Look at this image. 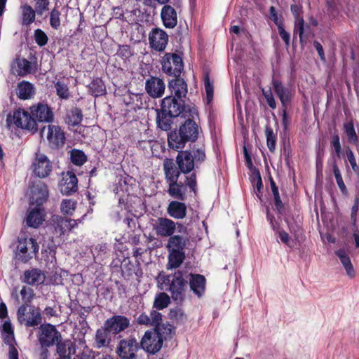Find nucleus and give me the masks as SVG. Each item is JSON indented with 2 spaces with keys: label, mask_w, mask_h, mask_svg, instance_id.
Returning a JSON list of instances; mask_svg holds the SVG:
<instances>
[{
  "label": "nucleus",
  "mask_w": 359,
  "mask_h": 359,
  "mask_svg": "<svg viewBox=\"0 0 359 359\" xmlns=\"http://www.w3.org/2000/svg\"><path fill=\"white\" fill-rule=\"evenodd\" d=\"M156 279L158 287L161 290L169 292L171 298L177 304L184 300L187 280L184 278L182 271H177L171 274L161 272Z\"/></svg>",
  "instance_id": "nucleus-1"
},
{
  "label": "nucleus",
  "mask_w": 359,
  "mask_h": 359,
  "mask_svg": "<svg viewBox=\"0 0 359 359\" xmlns=\"http://www.w3.org/2000/svg\"><path fill=\"white\" fill-rule=\"evenodd\" d=\"M198 135V125L193 120L188 119L180 127L178 132L173 131L168 135V145L170 148L178 150L184 148L186 142H194Z\"/></svg>",
  "instance_id": "nucleus-2"
},
{
  "label": "nucleus",
  "mask_w": 359,
  "mask_h": 359,
  "mask_svg": "<svg viewBox=\"0 0 359 359\" xmlns=\"http://www.w3.org/2000/svg\"><path fill=\"white\" fill-rule=\"evenodd\" d=\"M189 238L180 235H173L168 238L166 248L169 252L168 269L178 268L185 259L184 249Z\"/></svg>",
  "instance_id": "nucleus-3"
},
{
  "label": "nucleus",
  "mask_w": 359,
  "mask_h": 359,
  "mask_svg": "<svg viewBox=\"0 0 359 359\" xmlns=\"http://www.w3.org/2000/svg\"><path fill=\"white\" fill-rule=\"evenodd\" d=\"M162 332L161 327L147 331L140 341L142 348L151 354L158 352L162 347L163 338L170 334Z\"/></svg>",
  "instance_id": "nucleus-4"
},
{
  "label": "nucleus",
  "mask_w": 359,
  "mask_h": 359,
  "mask_svg": "<svg viewBox=\"0 0 359 359\" xmlns=\"http://www.w3.org/2000/svg\"><path fill=\"white\" fill-rule=\"evenodd\" d=\"M19 323L26 327H36L42 323L41 310L30 305H21L17 312Z\"/></svg>",
  "instance_id": "nucleus-5"
},
{
  "label": "nucleus",
  "mask_w": 359,
  "mask_h": 359,
  "mask_svg": "<svg viewBox=\"0 0 359 359\" xmlns=\"http://www.w3.org/2000/svg\"><path fill=\"white\" fill-rule=\"evenodd\" d=\"M162 70L169 76L178 77L183 70L182 57L176 53H165L161 60Z\"/></svg>",
  "instance_id": "nucleus-6"
},
{
  "label": "nucleus",
  "mask_w": 359,
  "mask_h": 359,
  "mask_svg": "<svg viewBox=\"0 0 359 359\" xmlns=\"http://www.w3.org/2000/svg\"><path fill=\"white\" fill-rule=\"evenodd\" d=\"M177 225L179 228V232L187 231V227L180 223H175L170 219L165 217H159L154 225V230L157 236L161 237H170L173 236L176 230Z\"/></svg>",
  "instance_id": "nucleus-7"
},
{
  "label": "nucleus",
  "mask_w": 359,
  "mask_h": 359,
  "mask_svg": "<svg viewBox=\"0 0 359 359\" xmlns=\"http://www.w3.org/2000/svg\"><path fill=\"white\" fill-rule=\"evenodd\" d=\"M39 250V245L35 239L30 238H20L17 245V256L23 262H27Z\"/></svg>",
  "instance_id": "nucleus-8"
},
{
  "label": "nucleus",
  "mask_w": 359,
  "mask_h": 359,
  "mask_svg": "<svg viewBox=\"0 0 359 359\" xmlns=\"http://www.w3.org/2000/svg\"><path fill=\"white\" fill-rule=\"evenodd\" d=\"M31 168L36 176L45 178L51 172L53 163L44 154L36 152Z\"/></svg>",
  "instance_id": "nucleus-9"
},
{
  "label": "nucleus",
  "mask_w": 359,
  "mask_h": 359,
  "mask_svg": "<svg viewBox=\"0 0 359 359\" xmlns=\"http://www.w3.org/2000/svg\"><path fill=\"white\" fill-rule=\"evenodd\" d=\"M39 341L42 347H50L57 344L61 339V334L51 324L40 325Z\"/></svg>",
  "instance_id": "nucleus-10"
},
{
  "label": "nucleus",
  "mask_w": 359,
  "mask_h": 359,
  "mask_svg": "<svg viewBox=\"0 0 359 359\" xmlns=\"http://www.w3.org/2000/svg\"><path fill=\"white\" fill-rule=\"evenodd\" d=\"M78 221L81 219H73L65 218L58 215H53L50 219V229L56 236H61L67 231L72 230L77 226Z\"/></svg>",
  "instance_id": "nucleus-11"
},
{
  "label": "nucleus",
  "mask_w": 359,
  "mask_h": 359,
  "mask_svg": "<svg viewBox=\"0 0 359 359\" xmlns=\"http://www.w3.org/2000/svg\"><path fill=\"white\" fill-rule=\"evenodd\" d=\"M13 118L14 124L18 128L31 130L33 133L38 130L36 119L25 109H18L14 111Z\"/></svg>",
  "instance_id": "nucleus-12"
},
{
  "label": "nucleus",
  "mask_w": 359,
  "mask_h": 359,
  "mask_svg": "<svg viewBox=\"0 0 359 359\" xmlns=\"http://www.w3.org/2000/svg\"><path fill=\"white\" fill-rule=\"evenodd\" d=\"M161 109L170 117H177L185 109L184 101L173 96H167L161 101Z\"/></svg>",
  "instance_id": "nucleus-13"
},
{
  "label": "nucleus",
  "mask_w": 359,
  "mask_h": 359,
  "mask_svg": "<svg viewBox=\"0 0 359 359\" xmlns=\"http://www.w3.org/2000/svg\"><path fill=\"white\" fill-rule=\"evenodd\" d=\"M46 128L48 132L46 138L51 149H59L64 146L65 143V134L61 127L56 125L49 124L47 127H43L41 133H43Z\"/></svg>",
  "instance_id": "nucleus-14"
},
{
  "label": "nucleus",
  "mask_w": 359,
  "mask_h": 359,
  "mask_svg": "<svg viewBox=\"0 0 359 359\" xmlns=\"http://www.w3.org/2000/svg\"><path fill=\"white\" fill-rule=\"evenodd\" d=\"M168 43V34L160 28H153L149 34L150 47L158 52L165 50Z\"/></svg>",
  "instance_id": "nucleus-15"
},
{
  "label": "nucleus",
  "mask_w": 359,
  "mask_h": 359,
  "mask_svg": "<svg viewBox=\"0 0 359 359\" xmlns=\"http://www.w3.org/2000/svg\"><path fill=\"white\" fill-rule=\"evenodd\" d=\"M139 348L138 342L135 338L129 337L120 341L117 347L118 355L123 359H133Z\"/></svg>",
  "instance_id": "nucleus-16"
},
{
  "label": "nucleus",
  "mask_w": 359,
  "mask_h": 359,
  "mask_svg": "<svg viewBox=\"0 0 359 359\" xmlns=\"http://www.w3.org/2000/svg\"><path fill=\"white\" fill-rule=\"evenodd\" d=\"M30 111L39 122L52 123L54 120L53 110L47 104L39 102L30 107Z\"/></svg>",
  "instance_id": "nucleus-17"
},
{
  "label": "nucleus",
  "mask_w": 359,
  "mask_h": 359,
  "mask_svg": "<svg viewBox=\"0 0 359 359\" xmlns=\"http://www.w3.org/2000/svg\"><path fill=\"white\" fill-rule=\"evenodd\" d=\"M30 203L36 206L41 205L47 200L48 191L47 186L42 182H39L30 187Z\"/></svg>",
  "instance_id": "nucleus-18"
},
{
  "label": "nucleus",
  "mask_w": 359,
  "mask_h": 359,
  "mask_svg": "<svg viewBox=\"0 0 359 359\" xmlns=\"http://www.w3.org/2000/svg\"><path fill=\"white\" fill-rule=\"evenodd\" d=\"M165 88L164 81L158 77L151 76L145 82V90L153 98L162 97L165 92Z\"/></svg>",
  "instance_id": "nucleus-19"
},
{
  "label": "nucleus",
  "mask_w": 359,
  "mask_h": 359,
  "mask_svg": "<svg viewBox=\"0 0 359 359\" xmlns=\"http://www.w3.org/2000/svg\"><path fill=\"white\" fill-rule=\"evenodd\" d=\"M273 88L279 98L282 107H287L291 102L293 93L290 87L284 86L278 80H273L272 81Z\"/></svg>",
  "instance_id": "nucleus-20"
},
{
  "label": "nucleus",
  "mask_w": 359,
  "mask_h": 359,
  "mask_svg": "<svg viewBox=\"0 0 359 359\" xmlns=\"http://www.w3.org/2000/svg\"><path fill=\"white\" fill-rule=\"evenodd\" d=\"M176 162L180 171L184 174L190 173L194 168L195 162L190 151H179L176 157Z\"/></svg>",
  "instance_id": "nucleus-21"
},
{
  "label": "nucleus",
  "mask_w": 359,
  "mask_h": 359,
  "mask_svg": "<svg viewBox=\"0 0 359 359\" xmlns=\"http://www.w3.org/2000/svg\"><path fill=\"white\" fill-rule=\"evenodd\" d=\"M46 280V275L43 271L36 268H32L25 271L21 277L22 282L30 285H39L43 284Z\"/></svg>",
  "instance_id": "nucleus-22"
},
{
  "label": "nucleus",
  "mask_w": 359,
  "mask_h": 359,
  "mask_svg": "<svg viewBox=\"0 0 359 359\" xmlns=\"http://www.w3.org/2000/svg\"><path fill=\"white\" fill-rule=\"evenodd\" d=\"M104 325L111 332L117 334L128 327L129 320L123 316H115L107 319Z\"/></svg>",
  "instance_id": "nucleus-23"
},
{
  "label": "nucleus",
  "mask_w": 359,
  "mask_h": 359,
  "mask_svg": "<svg viewBox=\"0 0 359 359\" xmlns=\"http://www.w3.org/2000/svg\"><path fill=\"white\" fill-rule=\"evenodd\" d=\"M189 283L191 290L198 297L203 295L205 290L206 279L204 276L190 273Z\"/></svg>",
  "instance_id": "nucleus-24"
},
{
  "label": "nucleus",
  "mask_w": 359,
  "mask_h": 359,
  "mask_svg": "<svg viewBox=\"0 0 359 359\" xmlns=\"http://www.w3.org/2000/svg\"><path fill=\"white\" fill-rule=\"evenodd\" d=\"M163 172L167 184L178 182L181 171L172 159L165 158L163 161Z\"/></svg>",
  "instance_id": "nucleus-25"
},
{
  "label": "nucleus",
  "mask_w": 359,
  "mask_h": 359,
  "mask_svg": "<svg viewBox=\"0 0 359 359\" xmlns=\"http://www.w3.org/2000/svg\"><path fill=\"white\" fill-rule=\"evenodd\" d=\"M43 210L40 206H35L29 210L26 217V223L28 226L38 228L45 220Z\"/></svg>",
  "instance_id": "nucleus-26"
},
{
  "label": "nucleus",
  "mask_w": 359,
  "mask_h": 359,
  "mask_svg": "<svg viewBox=\"0 0 359 359\" xmlns=\"http://www.w3.org/2000/svg\"><path fill=\"white\" fill-rule=\"evenodd\" d=\"M161 17L163 25L167 28H173L177 25V12L170 5H165L161 12Z\"/></svg>",
  "instance_id": "nucleus-27"
},
{
  "label": "nucleus",
  "mask_w": 359,
  "mask_h": 359,
  "mask_svg": "<svg viewBox=\"0 0 359 359\" xmlns=\"http://www.w3.org/2000/svg\"><path fill=\"white\" fill-rule=\"evenodd\" d=\"M63 183L61 184V192L65 195H69L77 190L78 180L76 175L68 171L62 178Z\"/></svg>",
  "instance_id": "nucleus-28"
},
{
  "label": "nucleus",
  "mask_w": 359,
  "mask_h": 359,
  "mask_svg": "<svg viewBox=\"0 0 359 359\" xmlns=\"http://www.w3.org/2000/svg\"><path fill=\"white\" fill-rule=\"evenodd\" d=\"M168 87L174 97L182 99L188 92L187 84L183 79L176 77L169 82Z\"/></svg>",
  "instance_id": "nucleus-29"
},
{
  "label": "nucleus",
  "mask_w": 359,
  "mask_h": 359,
  "mask_svg": "<svg viewBox=\"0 0 359 359\" xmlns=\"http://www.w3.org/2000/svg\"><path fill=\"white\" fill-rule=\"evenodd\" d=\"M168 214L172 218L181 219L186 217L187 206L185 203L178 201H171L167 208Z\"/></svg>",
  "instance_id": "nucleus-30"
},
{
  "label": "nucleus",
  "mask_w": 359,
  "mask_h": 359,
  "mask_svg": "<svg viewBox=\"0 0 359 359\" xmlns=\"http://www.w3.org/2000/svg\"><path fill=\"white\" fill-rule=\"evenodd\" d=\"M168 194L179 201H184L186 198V187L183 182H176L168 184Z\"/></svg>",
  "instance_id": "nucleus-31"
},
{
  "label": "nucleus",
  "mask_w": 359,
  "mask_h": 359,
  "mask_svg": "<svg viewBox=\"0 0 359 359\" xmlns=\"http://www.w3.org/2000/svg\"><path fill=\"white\" fill-rule=\"evenodd\" d=\"M142 94L128 93L123 95L124 104L131 109H140L142 105Z\"/></svg>",
  "instance_id": "nucleus-32"
},
{
  "label": "nucleus",
  "mask_w": 359,
  "mask_h": 359,
  "mask_svg": "<svg viewBox=\"0 0 359 359\" xmlns=\"http://www.w3.org/2000/svg\"><path fill=\"white\" fill-rule=\"evenodd\" d=\"M150 318V323L151 326H154V329H158V327L162 328V331L163 333L166 334H171L172 327V325L167 324V325H161V320H162V315L161 313L153 310L150 313L149 316Z\"/></svg>",
  "instance_id": "nucleus-33"
},
{
  "label": "nucleus",
  "mask_w": 359,
  "mask_h": 359,
  "mask_svg": "<svg viewBox=\"0 0 359 359\" xmlns=\"http://www.w3.org/2000/svg\"><path fill=\"white\" fill-rule=\"evenodd\" d=\"M57 351L60 357V359L65 357H70L76 352L75 346L70 340H67L63 342L58 341L57 343Z\"/></svg>",
  "instance_id": "nucleus-34"
},
{
  "label": "nucleus",
  "mask_w": 359,
  "mask_h": 359,
  "mask_svg": "<svg viewBox=\"0 0 359 359\" xmlns=\"http://www.w3.org/2000/svg\"><path fill=\"white\" fill-rule=\"evenodd\" d=\"M111 332L105 327L98 329L95 334V343L97 348L106 347L110 341L109 333Z\"/></svg>",
  "instance_id": "nucleus-35"
},
{
  "label": "nucleus",
  "mask_w": 359,
  "mask_h": 359,
  "mask_svg": "<svg viewBox=\"0 0 359 359\" xmlns=\"http://www.w3.org/2000/svg\"><path fill=\"white\" fill-rule=\"evenodd\" d=\"M34 94L32 84L27 81H22L18 85V96L21 100H27Z\"/></svg>",
  "instance_id": "nucleus-36"
},
{
  "label": "nucleus",
  "mask_w": 359,
  "mask_h": 359,
  "mask_svg": "<svg viewBox=\"0 0 359 359\" xmlns=\"http://www.w3.org/2000/svg\"><path fill=\"white\" fill-rule=\"evenodd\" d=\"M22 11V24L29 25L35 20L36 13L31 6L25 4L20 7Z\"/></svg>",
  "instance_id": "nucleus-37"
},
{
  "label": "nucleus",
  "mask_w": 359,
  "mask_h": 359,
  "mask_svg": "<svg viewBox=\"0 0 359 359\" xmlns=\"http://www.w3.org/2000/svg\"><path fill=\"white\" fill-rule=\"evenodd\" d=\"M310 32L309 25L304 24L303 18H298L295 20L294 28V36H299L300 41L302 42L304 37H306L308 34Z\"/></svg>",
  "instance_id": "nucleus-38"
},
{
  "label": "nucleus",
  "mask_w": 359,
  "mask_h": 359,
  "mask_svg": "<svg viewBox=\"0 0 359 359\" xmlns=\"http://www.w3.org/2000/svg\"><path fill=\"white\" fill-rule=\"evenodd\" d=\"M171 118L167 113H164L162 109L157 110L156 123L158 127L165 131L169 130L172 123Z\"/></svg>",
  "instance_id": "nucleus-39"
},
{
  "label": "nucleus",
  "mask_w": 359,
  "mask_h": 359,
  "mask_svg": "<svg viewBox=\"0 0 359 359\" xmlns=\"http://www.w3.org/2000/svg\"><path fill=\"white\" fill-rule=\"evenodd\" d=\"M336 255L340 259V262L343 264L344 267L346 269V273L350 277L354 276V270L353 265L351 262L350 257L346 254V252L344 250H339L335 252Z\"/></svg>",
  "instance_id": "nucleus-40"
},
{
  "label": "nucleus",
  "mask_w": 359,
  "mask_h": 359,
  "mask_svg": "<svg viewBox=\"0 0 359 359\" xmlns=\"http://www.w3.org/2000/svg\"><path fill=\"white\" fill-rule=\"evenodd\" d=\"M67 123L75 126L81 123L83 120V114L79 108L74 107L69 111L67 114Z\"/></svg>",
  "instance_id": "nucleus-41"
},
{
  "label": "nucleus",
  "mask_w": 359,
  "mask_h": 359,
  "mask_svg": "<svg viewBox=\"0 0 359 359\" xmlns=\"http://www.w3.org/2000/svg\"><path fill=\"white\" fill-rule=\"evenodd\" d=\"M17 69L18 75L24 76L32 72V67L29 61L25 58H18L16 60Z\"/></svg>",
  "instance_id": "nucleus-42"
},
{
  "label": "nucleus",
  "mask_w": 359,
  "mask_h": 359,
  "mask_svg": "<svg viewBox=\"0 0 359 359\" xmlns=\"http://www.w3.org/2000/svg\"><path fill=\"white\" fill-rule=\"evenodd\" d=\"M108 251V247L106 243L97 244L91 250L96 262L102 261L106 257Z\"/></svg>",
  "instance_id": "nucleus-43"
},
{
  "label": "nucleus",
  "mask_w": 359,
  "mask_h": 359,
  "mask_svg": "<svg viewBox=\"0 0 359 359\" xmlns=\"http://www.w3.org/2000/svg\"><path fill=\"white\" fill-rule=\"evenodd\" d=\"M332 167L333 174L334 175L337 184L340 191H341L342 194H346L347 189H346V187L343 181V178H342L340 170L337 165L335 159L332 160Z\"/></svg>",
  "instance_id": "nucleus-44"
},
{
  "label": "nucleus",
  "mask_w": 359,
  "mask_h": 359,
  "mask_svg": "<svg viewBox=\"0 0 359 359\" xmlns=\"http://www.w3.org/2000/svg\"><path fill=\"white\" fill-rule=\"evenodd\" d=\"M170 303V297L165 292H161L156 294L154 302V307L161 310L166 308Z\"/></svg>",
  "instance_id": "nucleus-45"
},
{
  "label": "nucleus",
  "mask_w": 359,
  "mask_h": 359,
  "mask_svg": "<svg viewBox=\"0 0 359 359\" xmlns=\"http://www.w3.org/2000/svg\"><path fill=\"white\" fill-rule=\"evenodd\" d=\"M90 89L95 97L102 95L106 92L104 83L100 78L93 79L90 84Z\"/></svg>",
  "instance_id": "nucleus-46"
},
{
  "label": "nucleus",
  "mask_w": 359,
  "mask_h": 359,
  "mask_svg": "<svg viewBox=\"0 0 359 359\" xmlns=\"http://www.w3.org/2000/svg\"><path fill=\"white\" fill-rule=\"evenodd\" d=\"M57 95L61 100H67L70 96L69 90L66 83L62 81H57L54 84Z\"/></svg>",
  "instance_id": "nucleus-47"
},
{
  "label": "nucleus",
  "mask_w": 359,
  "mask_h": 359,
  "mask_svg": "<svg viewBox=\"0 0 359 359\" xmlns=\"http://www.w3.org/2000/svg\"><path fill=\"white\" fill-rule=\"evenodd\" d=\"M265 134L267 147L270 151L273 152L276 149V135L269 125H266L265 127Z\"/></svg>",
  "instance_id": "nucleus-48"
},
{
  "label": "nucleus",
  "mask_w": 359,
  "mask_h": 359,
  "mask_svg": "<svg viewBox=\"0 0 359 359\" xmlns=\"http://www.w3.org/2000/svg\"><path fill=\"white\" fill-rule=\"evenodd\" d=\"M76 205V202L72 199H64L60 205L61 212L64 215H72Z\"/></svg>",
  "instance_id": "nucleus-49"
},
{
  "label": "nucleus",
  "mask_w": 359,
  "mask_h": 359,
  "mask_svg": "<svg viewBox=\"0 0 359 359\" xmlns=\"http://www.w3.org/2000/svg\"><path fill=\"white\" fill-rule=\"evenodd\" d=\"M169 317L176 323L182 324L187 320V316L180 308L172 309L169 313Z\"/></svg>",
  "instance_id": "nucleus-50"
},
{
  "label": "nucleus",
  "mask_w": 359,
  "mask_h": 359,
  "mask_svg": "<svg viewBox=\"0 0 359 359\" xmlns=\"http://www.w3.org/2000/svg\"><path fill=\"white\" fill-rule=\"evenodd\" d=\"M86 156L82 151L73 149L71 151V161L74 165H81L86 163Z\"/></svg>",
  "instance_id": "nucleus-51"
},
{
  "label": "nucleus",
  "mask_w": 359,
  "mask_h": 359,
  "mask_svg": "<svg viewBox=\"0 0 359 359\" xmlns=\"http://www.w3.org/2000/svg\"><path fill=\"white\" fill-rule=\"evenodd\" d=\"M61 13L54 8L50 13V25L54 29H58L61 25Z\"/></svg>",
  "instance_id": "nucleus-52"
},
{
  "label": "nucleus",
  "mask_w": 359,
  "mask_h": 359,
  "mask_svg": "<svg viewBox=\"0 0 359 359\" xmlns=\"http://www.w3.org/2000/svg\"><path fill=\"white\" fill-rule=\"evenodd\" d=\"M24 305H28L34 297V292L31 287L23 286L20 292Z\"/></svg>",
  "instance_id": "nucleus-53"
},
{
  "label": "nucleus",
  "mask_w": 359,
  "mask_h": 359,
  "mask_svg": "<svg viewBox=\"0 0 359 359\" xmlns=\"http://www.w3.org/2000/svg\"><path fill=\"white\" fill-rule=\"evenodd\" d=\"M204 86L207 95L208 102H210L213 98L214 87L213 83L210 81L208 74H205L204 76Z\"/></svg>",
  "instance_id": "nucleus-54"
},
{
  "label": "nucleus",
  "mask_w": 359,
  "mask_h": 359,
  "mask_svg": "<svg viewBox=\"0 0 359 359\" xmlns=\"http://www.w3.org/2000/svg\"><path fill=\"white\" fill-rule=\"evenodd\" d=\"M34 40L35 42L39 46H43L48 43V36L46 34L41 30V29H36L34 31Z\"/></svg>",
  "instance_id": "nucleus-55"
},
{
  "label": "nucleus",
  "mask_w": 359,
  "mask_h": 359,
  "mask_svg": "<svg viewBox=\"0 0 359 359\" xmlns=\"http://www.w3.org/2000/svg\"><path fill=\"white\" fill-rule=\"evenodd\" d=\"M344 130L348 138V140L351 142H356L358 140V137L353 123H348L344 124Z\"/></svg>",
  "instance_id": "nucleus-56"
},
{
  "label": "nucleus",
  "mask_w": 359,
  "mask_h": 359,
  "mask_svg": "<svg viewBox=\"0 0 359 359\" xmlns=\"http://www.w3.org/2000/svg\"><path fill=\"white\" fill-rule=\"evenodd\" d=\"M262 94H263L264 98L266 99V101L267 104H269V106L273 109H276V102L273 97L271 90V89H268V90L262 89Z\"/></svg>",
  "instance_id": "nucleus-57"
},
{
  "label": "nucleus",
  "mask_w": 359,
  "mask_h": 359,
  "mask_svg": "<svg viewBox=\"0 0 359 359\" xmlns=\"http://www.w3.org/2000/svg\"><path fill=\"white\" fill-rule=\"evenodd\" d=\"M2 339L5 344L9 346V351H12V350L18 351L15 346V340L14 337V333L13 334H2Z\"/></svg>",
  "instance_id": "nucleus-58"
},
{
  "label": "nucleus",
  "mask_w": 359,
  "mask_h": 359,
  "mask_svg": "<svg viewBox=\"0 0 359 359\" xmlns=\"http://www.w3.org/2000/svg\"><path fill=\"white\" fill-rule=\"evenodd\" d=\"M185 184L189 187L191 191L196 194L197 184H196V175L194 172L191 173L189 176L186 177L184 182Z\"/></svg>",
  "instance_id": "nucleus-59"
},
{
  "label": "nucleus",
  "mask_w": 359,
  "mask_h": 359,
  "mask_svg": "<svg viewBox=\"0 0 359 359\" xmlns=\"http://www.w3.org/2000/svg\"><path fill=\"white\" fill-rule=\"evenodd\" d=\"M49 0H36V11L39 15H42L43 13L48 9Z\"/></svg>",
  "instance_id": "nucleus-60"
},
{
  "label": "nucleus",
  "mask_w": 359,
  "mask_h": 359,
  "mask_svg": "<svg viewBox=\"0 0 359 359\" xmlns=\"http://www.w3.org/2000/svg\"><path fill=\"white\" fill-rule=\"evenodd\" d=\"M273 200H274V205L276 209L277 210L279 214H282L284 211V205L282 203V201L280 197L279 192L273 193Z\"/></svg>",
  "instance_id": "nucleus-61"
},
{
  "label": "nucleus",
  "mask_w": 359,
  "mask_h": 359,
  "mask_svg": "<svg viewBox=\"0 0 359 359\" xmlns=\"http://www.w3.org/2000/svg\"><path fill=\"white\" fill-rule=\"evenodd\" d=\"M192 155L194 156V161L196 163L198 162H203L205 158V151L202 149H197L193 150Z\"/></svg>",
  "instance_id": "nucleus-62"
},
{
  "label": "nucleus",
  "mask_w": 359,
  "mask_h": 359,
  "mask_svg": "<svg viewBox=\"0 0 359 359\" xmlns=\"http://www.w3.org/2000/svg\"><path fill=\"white\" fill-rule=\"evenodd\" d=\"M331 144L335 151V153L338 156H339L341 154V147L339 141V137L338 135H334L332 137Z\"/></svg>",
  "instance_id": "nucleus-63"
},
{
  "label": "nucleus",
  "mask_w": 359,
  "mask_h": 359,
  "mask_svg": "<svg viewBox=\"0 0 359 359\" xmlns=\"http://www.w3.org/2000/svg\"><path fill=\"white\" fill-rule=\"evenodd\" d=\"M346 156L348 162L350 163L352 169L354 172L358 171V167L356 163V161L353 154V152L351 149L346 150Z\"/></svg>",
  "instance_id": "nucleus-64"
}]
</instances>
